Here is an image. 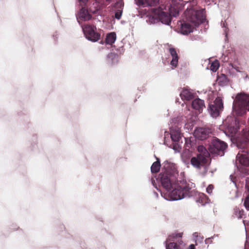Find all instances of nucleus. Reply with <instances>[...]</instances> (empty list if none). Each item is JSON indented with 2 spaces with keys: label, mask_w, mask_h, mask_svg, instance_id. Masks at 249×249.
Returning <instances> with one entry per match:
<instances>
[{
  "label": "nucleus",
  "mask_w": 249,
  "mask_h": 249,
  "mask_svg": "<svg viewBox=\"0 0 249 249\" xmlns=\"http://www.w3.org/2000/svg\"><path fill=\"white\" fill-rule=\"evenodd\" d=\"M236 161L244 166L249 165V157L247 154L238 153L236 156Z\"/></svg>",
  "instance_id": "15"
},
{
  "label": "nucleus",
  "mask_w": 249,
  "mask_h": 249,
  "mask_svg": "<svg viewBox=\"0 0 249 249\" xmlns=\"http://www.w3.org/2000/svg\"><path fill=\"white\" fill-rule=\"evenodd\" d=\"M118 62L117 56L113 53H109L107 57V63L110 65L112 66Z\"/></svg>",
  "instance_id": "20"
},
{
  "label": "nucleus",
  "mask_w": 249,
  "mask_h": 249,
  "mask_svg": "<svg viewBox=\"0 0 249 249\" xmlns=\"http://www.w3.org/2000/svg\"><path fill=\"white\" fill-rule=\"evenodd\" d=\"M197 150L198 152L200 153L198 155H202L203 156H205L206 158L207 159L209 155V153L204 146H203V145L198 146L197 147Z\"/></svg>",
  "instance_id": "25"
},
{
  "label": "nucleus",
  "mask_w": 249,
  "mask_h": 249,
  "mask_svg": "<svg viewBox=\"0 0 249 249\" xmlns=\"http://www.w3.org/2000/svg\"><path fill=\"white\" fill-rule=\"evenodd\" d=\"M233 109L238 115H243L249 111V95L245 93L238 94L233 105Z\"/></svg>",
  "instance_id": "4"
},
{
  "label": "nucleus",
  "mask_w": 249,
  "mask_h": 249,
  "mask_svg": "<svg viewBox=\"0 0 249 249\" xmlns=\"http://www.w3.org/2000/svg\"><path fill=\"white\" fill-rule=\"evenodd\" d=\"M220 66L219 62L218 60H215L213 62L210 66V69L213 72H215L219 68Z\"/></svg>",
  "instance_id": "26"
},
{
  "label": "nucleus",
  "mask_w": 249,
  "mask_h": 249,
  "mask_svg": "<svg viewBox=\"0 0 249 249\" xmlns=\"http://www.w3.org/2000/svg\"><path fill=\"white\" fill-rule=\"evenodd\" d=\"M210 130L206 128L199 127L196 129L194 132L195 137L200 140L206 139L209 136Z\"/></svg>",
  "instance_id": "12"
},
{
  "label": "nucleus",
  "mask_w": 249,
  "mask_h": 249,
  "mask_svg": "<svg viewBox=\"0 0 249 249\" xmlns=\"http://www.w3.org/2000/svg\"><path fill=\"white\" fill-rule=\"evenodd\" d=\"M189 249H196L194 245L191 244L189 246Z\"/></svg>",
  "instance_id": "32"
},
{
  "label": "nucleus",
  "mask_w": 249,
  "mask_h": 249,
  "mask_svg": "<svg viewBox=\"0 0 249 249\" xmlns=\"http://www.w3.org/2000/svg\"><path fill=\"white\" fill-rule=\"evenodd\" d=\"M209 109L212 116L213 117L218 116L223 109V103L222 99L217 97L213 104L209 105Z\"/></svg>",
  "instance_id": "9"
},
{
  "label": "nucleus",
  "mask_w": 249,
  "mask_h": 249,
  "mask_svg": "<svg viewBox=\"0 0 249 249\" xmlns=\"http://www.w3.org/2000/svg\"><path fill=\"white\" fill-rule=\"evenodd\" d=\"M79 1H82V2H83V3H86L88 1V0H79Z\"/></svg>",
  "instance_id": "33"
},
{
  "label": "nucleus",
  "mask_w": 249,
  "mask_h": 249,
  "mask_svg": "<svg viewBox=\"0 0 249 249\" xmlns=\"http://www.w3.org/2000/svg\"><path fill=\"white\" fill-rule=\"evenodd\" d=\"M182 233H174L170 235L166 240V242L173 241L166 244V249H181L184 246L181 239Z\"/></svg>",
  "instance_id": "6"
},
{
  "label": "nucleus",
  "mask_w": 249,
  "mask_h": 249,
  "mask_svg": "<svg viewBox=\"0 0 249 249\" xmlns=\"http://www.w3.org/2000/svg\"><path fill=\"white\" fill-rule=\"evenodd\" d=\"M182 21L179 25L181 33L184 35H187L193 32L195 26L204 22L206 19L205 9L195 10L192 8H187L184 12Z\"/></svg>",
  "instance_id": "1"
},
{
  "label": "nucleus",
  "mask_w": 249,
  "mask_h": 249,
  "mask_svg": "<svg viewBox=\"0 0 249 249\" xmlns=\"http://www.w3.org/2000/svg\"><path fill=\"white\" fill-rule=\"evenodd\" d=\"M181 7V5L179 4L171 6L169 9V14L171 15V17L173 16L176 17L178 16Z\"/></svg>",
  "instance_id": "19"
},
{
  "label": "nucleus",
  "mask_w": 249,
  "mask_h": 249,
  "mask_svg": "<svg viewBox=\"0 0 249 249\" xmlns=\"http://www.w3.org/2000/svg\"><path fill=\"white\" fill-rule=\"evenodd\" d=\"M208 160L202 155H197L196 157H193L191 159V164L195 168L200 169L207 162Z\"/></svg>",
  "instance_id": "10"
},
{
  "label": "nucleus",
  "mask_w": 249,
  "mask_h": 249,
  "mask_svg": "<svg viewBox=\"0 0 249 249\" xmlns=\"http://www.w3.org/2000/svg\"><path fill=\"white\" fill-rule=\"evenodd\" d=\"M246 187L249 192V179H248L246 180Z\"/></svg>",
  "instance_id": "31"
},
{
  "label": "nucleus",
  "mask_w": 249,
  "mask_h": 249,
  "mask_svg": "<svg viewBox=\"0 0 249 249\" xmlns=\"http://www.w3.org/2000/svg\"><path fill=\"white\" fill-rule=\"evenodd\" d=\"M160 167V161L159 159H157V161H155L151 167V171L152 173H157L159 172Z\"/></svg>",
  "instance_id": "23"
},
{
  "label": "nucleus",
  "mask_w": 249,
  "mask_h": 249,
  "mask_svg": "<svg viewBox=\"0 0 249 249\" xmlns=\"http://www.w3.org/2000/svg\"><path fill=\"white\" fill-rule=\"evenodd\" d=\"M173 190L170 193V196L173 200H179L186 197H190L195 195L196 192L190 186L186 181L178 182L173 185Z\"/></svg>",
  "instance_id": "2"
},
{
  "label": "nucleus",
  "mask_w": 249,
  "mask_h": 249,
  "mask_svg": "<svg viewBox=\"0 0 249 249\" xmlns=\"http://www.w3.org/2000/svg\"><path fill=\"white\" fill-rule=\"evenodd\" d=\"M213 185H209L206 189L207 192L209 194H211L213 192Z\"/></svg>",
  "instance_id": "29"
},
{
  "label": "nucleus",
  "mask_w": 249,
  "mask_h": 249,
  "mask_svg": "<svg viewBox=\"0 0 249 249\" xmlns=\"http://www.w3.org/2000/svg\"><path fill=\"white\" fill-rule=\"evenodd\" d=\"M227 146L226 143L215 138L212 142L209 150L212 154L223 156Z\"/></svg>",
  "instance_id": "7"
},
{
  "label": "nucleus",
  "mask_w": 249,
  "mask_h": 249,
  "mask_svg": "<svg viewBox=\"0 0 249 249\" xmlns=\"http://www.w3.org/2000/svg\"><path fill=\"white\" fill-rule=\"evenodd\" d=\"M169 53L172 57V59L170 62L171 65L175 67H177L178 64V56L176 50L174 48H169Z\"/></svg>",
  "instance_id": "14"
},
{
  "label": "nucleus",
  "mask_w": 249,
  "mask_h": 249,
  "mask_svg": "<svg viewBox=\"0 0 249 249\" xmlns=\"http://www.w3.org/2000/svg\"><path fill=\"white\" fill-rule=\"evenodd\" d=\"M116 39V35L114 32H111L107 35L106 42L107 44L112 45Z\"/></svg>",
  "instance_id": "22"
},
{
  "label": "nucleus",
  "mask_w": 249,
  "mask_h": 249,
  "mask_svg": "<svg viewBox=\"0 0 249 249\" xmlns=\"http://www.w3.org/2000/svg\"><path fill=\"white\" fill-rule=\"evenodd\" d=\"M239 129V127L237 126L236 122L232 121V122L228 125L225 130V133L231 137H233L237 133Z\"/></svg>",
  "instance_id": "11"
},
{
  "label": "nucleus",
  "mask_w": 249,
  "mask_h": 249,
  "mask_svg": "<svg viewBox=\"0 0 249 249\" xmlns=\"http://www.w3.org/2000/svg\"><path fill=\"white\" fill-rule=\"evenodd\" d=\"M217 81L220 85H224L227 82V77L224 74H221L217 77Z\"/></svg>",
  "instance_id": "24"
},
{
  "label": "nucleus",
  "mask_w": 249,
  "mask_h": 249,
  "mask_svg": "<svg viewBox=\"0 0 249 249\" xmlns=\"http://www.w3.org/2000/svg\"><path fill=\"white\" fill-rule=\"evenodd\" d=\"M163 169L164 171L160 174V182L163 188L169 191L171 188H173V185H174V184L172 182V178L177 170L174 165L168 162L164 164Z\"/></svg>",
  "instance_id": "3"
},
{
  "label": "nucleus",
  "mask_w": 249,
  "mask_h": 249,
  "mask_svg": "<svg viewBox=\"0 0 249 249\" xmlns=\"http://www.w3.org/2000/svg\"><path fill=\"white\" fill-rule=\"evenodd\" d=\"M124 6V3L123 0H120L119 1L115 3V7H118L119 9L117 10L115 14V18L117 19H120L123 13V9Z\"/></svg>",
  "instance_id": "18"
},
{
  "label": "nucleus",
  "mask_w": 249,
  "mask_h": 249,
  "mask_svg": "<svg viewBox=\"0 0 249 249\" xmlns=\"http://www.w3.org/2000/svg\"><path fill=\"white\" fill-rule=\"evenodd\" d=\"M244 204L246 208L249 210V196L245 199Z\"/></svg>",
  "instance_id": "28"
},
{
  "label": "nucleus",
  "mask_w": 249,
  "mask_h": 249,
  "mask_svg": "<svg viewBox=\"0 0 249 249\" xmlns=\"http://www.w3.org/2000/svg\"><path fill=\"white\" fill-rule=\"evenodd\" d=\"M152 18L154 22L160 21L162 23L168 25L171 21V17L169 13L163 11L160 7L151 9Z\"/></svg>",
  "instance_id": "5"
},
{
  "label": "nucleus",
  "mask_w": 249,
  "mask_h": 249,
  "mask_svg": "<svg viewBox=\"0 0 249 249\" xmlns=\"http://www.w3.org/2000/svg\"><path fill=\"white\" fill-rule=\"evenodd\" d=\"M228 121L227 120H225V123H227V122Z\"/></svg>",
  "instance_id": "34"
},
{
  "label": "nucleus",
  "mask_w": 249,
  "mask_h": 249,
  "mask_svg": "<svg viewBox=\"0 0 249 249\" xmlns=\"http://www.w3.org/2000/svg\"><path fill=\"white\" fill-rule=\"evenodd\" d=\"M160 0H145V6H154L159 3Z\"/></svg>",
  "instance_id": "27"
},
{
  "label": "nucleus",
  "mask_w": 249,
  "mask_h": 249,
  "mask_svg": "<svg viewBox=\"0 0 249 249\" xmlns=\"http://www.w3.org/2000/svg\"><path fill=\"white\" fill-rule=\"evenodd\" d=\"M91 18V16L89 14H88L87 16L84 17L83 18L85 20H86L90 19Z\"/></svg>",
  "instance_id": "30"
},
{
  "label": "nucleus",
  "mask_w": 249,
  "mask_h": 249,
  "mask_svg": "<svg viewBox=\"0 0 249 249\" xmlns=\"http://www.w3.org/2000/svg\"><path fill=\"white\" fill-rule=\"evenodd\" d=\"M83 30L86 38L89 40L95 42L100 37V34L96 32V27L94 25L85 24L83 27Z\"/></svg>",
  "instance_id": "8"
},
{
  "label": "nucleus",
  "mask_w": 249,
  "mask_h": 249,
  "mask_svg": "<svg viewBox=\"0 0 249 249\" xmlns=\"http://www.w3.org/2000/svg\"><path fill=\"white\" fill-rule=\"evenodd\" d=\"M192 107L200 113L205 107L204 102L199 98L195 99L192 101Z\"/></svg>",
  "instance_id": "13"
},
{
  "label": "nucleus",
  "mask_w": 249,
  "mask_h": 249,
  "mask_svg": "<svg viewBox=\"0 0 249 249\" xmlns=\"http://www.w3.org/2000/svg\"><path fill=\"white\" fill-rule=\"evenodd\" d=\"M171 138L173 142H178L181 138L180 130L178 128H172L170 131Z\"/></svg>",
  "instance_id": "16"
},
{
  "label": "nucleus",
  "mask_w": 249,
  "mask_h": 249,
  "mask_svg": "<svg viewBox=\"0 0 249 249\" xmlns=\"http://www.w3.org/2000/svg\"><path fill=\"white\" fill-rule=\"evenodd\" d=\"M241 142H249V129L246 128L243 129L242 131L240 137Z\"/></svg>",
  "instance_id": "21"
},
{
  "label": "nucleus",
  "mask_w": 249,
  "mask_h": 249,
  "mask_svg": "<svg viewBox=\"0 0 249 249\" xmlns=\"http://www.w3.org/2000/svg\"><path fill=\"white\" fill-rule=\"evenodd\" d=\"M180 96L182 100L189 101L193 98L194 94L190 89L184 88L180 92Z\"/></svg>",
  "instance_id": "17"
}]
</instances>
